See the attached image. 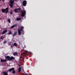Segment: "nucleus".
Wrapping results in <instances>:
<instances>
[{"label":"nucleus","instance_id":"nucleus-1","mask_svg":"<svg viewBox=\"0 0 75 75\" xmlns=\"http://www.w3.org/2000/svg\"><path fill=\"white\" fill-rule=\"evenodd\" d=\"M5 58L7 59L8 61H12V60H13V59H15V58L13 56H11L10 57L8 56H5Z\"/></svg>","mask_w":75,"mask_h":75},{"label":"nucleus","instance_id":"nucleus-2","mask_svg":"<svg viewBox=\"0 0 75 75\" xmlns=\"http://www.w3.org/2000/svg\"><path fill=\"white\" fill-rule=\"evenodd\" d=\"M24 27L22 26L21 27V29H18V35H20L21 34V31H23V29L24 28Z\"/></svg>","mask_w":75,"mask_h":75},{"label":"nucleus","instance_id":"nucleus-3","mask_svg":"<svg viewBox=\"0 0 75 75\" xmlns=\"http://www.w3.org/2000/svg\"><path fill=\"white\" fill-rule=\"evenodd\" d=\"M10 4H9L11 8H13V3H14V0H10L9 1Z\"/></svg>","mask_w":75,"mask_h":75},{"label":"nucleus","instance_id":"nucleus-4","mask_svg":"<svg viewBox=\"0 0 75 75\" xmlns=\"http://www.w3.org/2000/svg\"><path fill=\"white\" fill-rule=\"evenodd\" d=\"M2 12L3 13H5L6 14L8 13V8H6V9H3L1 10Z\"/></svg>","mask_w":75,"mask_h":75},{"label":"nucleus","instance_id":"nucleus-5","mask_svg":"<svg viewBox=\"0 0 75 75\" xmlns=\"http://www.w3.org/2000/svg\"><path fill=\"white\" fill-rule=\"evenodd\" d=\"M25 14H26V11H25V10H23V11H22V14L21 16L24 17Z\"/></svg>","mask_w":75,"mask_h":75},{"label":"nucleus","instance_id":"nucleus-6","mask_svg":"<svg viewBox=\"0 0 75 75\" xmlns=\"http://www.w3.org/2000/svg\"><path fill=\"white\" fill-rule=\"evenodd\" d=\"M21 10V8H18L15 9L14 10V12L15 13H18L20 10Z\"/></svg>","mask_w":75,"mask_h":75},{"label":"nucleus","instance_id":"nucleus-7","mask_svg":"<svg viewBox=\"0 0 75 75\" xmlns=\"http://www.w3.org/2000/svg\"><path fill=\"white\" fill-rule=\"evenodd\" d=\"M22 4L23 6H26V5H27V1L25 0H24Z\"/></svg>","mask_w":75,"mask_h":75},{"label":"nucleus","instance_id":"nucleus-8","mask_svg":"<svg viewBox=\"0 0 75 75\" xmlns=\"http://www.w3.org/2000/svg\"><path fill=\"white\" fill-rule=\"evenodd\" d=\"M7 32V30H4L3 31L2 33H1L2 35H4L5 33H6Z\"/></svg>","mask_w":75,"mask_h":75},{"label":"nucleus","instance_id":"nucleus-9","mask_svg":"<svg viewBox=\"0 0 75 75\" xmlns=\"http://www.w3.org/2000/svg\"><path fill=\"white\" fill-rule=\"evenodd\" d=\"M13 70H14V68H12L11 69H10L8 70V71L9 72H11L12 71H13Z\"/></svg>","mask_w":75,"mask_h":75},{"label":"nucleus","instance_id":"nucleus-10","mask_svg":"<svg viewBox=\"0 0 75 75\" xmlns=\"http://www.w3.org/2000/svg\"><path fill=\"white\" fill-rule=\"evenodd\" d=\"M17 31H16L14 32V34L13 35V37L16 36V35H17Z\"/></svg>","mask_w":75,"mask_h":75},{"label":"nucleus","instance_id":"nucleus-11","mask_svg":"<svg viewBox=\"0 0 75 75\" xmlns=\"http://www.w3.org/2000/svg\"><path fill=\"white\" fill-rule=\"evenodd\" d=\"M1 62H7V60L6 59L3 60L2 59H1Z\"/></svg>","mask_w":75,"mask_h":75},{"label":"nucleus","instance_id":"nucleus-12","mask_svg":"<svg viewBox=\"0 0 75 75\" xmlns=\"http://www.w3.org/2000/svg\"><path fill=\"white\" fill-rule=\"evenodd\" d=\"M3 74L4 75H8V73H7L6 71L3 72Z\"/></svg>","mask_w":75,"mask_h":75},{"label":"nucleus","instance_id":"nucleus-13","mask_svg":"<svg viewBox=\"0 0 75 75\" xmlns=\"http://www.w3.org/2000/svg\"><path fill=\"white\" fill-rule=\"evenodd\" d=\"M17 27V25L16 24L12 26L11 27V28H14V27Z\"/></svg>","mask_w":75,"mask_h":75},{"label":"nucleus","instance_id":"nucleus-14","mask_svg":"<svg viewBox=\"0 0 75 75\" xmlns=\"http://www.w3.org/2000/svg\"><path fill=\"white\" fill-rule=\"evenodd\" d=\"M17 21H19V20H21V18H17L16 19Z\"/></svg>","mask_w":75,"mask_h":75},{"label":"nucleus","instance_id":"nucleus-15","mask_svg":"<svg viewBox=\"0 0 75 75\" xmlns=\"http://www.w3.org/2000/svg\"><path fill=\"white\" fill-rule=\"evenodd\" d=\"M18 72H20L21 71V67H19L18 69Z\"/></svg>","mask_w":75,"mask_h":75},{"label":"nucleus","instance_id":"nucleus-16","mask_svg":"<svg viewBox=\"0 0 75 75\" xmlns=\"http://www.w3.org/2000/svg\"><path fill=\"white\" fill-rule=\"evenodd\" d=\"M13 55H14V56H16V55H18V54L17 53H13Z\"/></svg>","mask_w":75,"mask_h":75},{"label":"nucleus","instance_id":"nucleus-17","mask_svg":"<svg viewBox=\"0 0 75 75\" xmlns=\"http://www.w3.org/2000/svg\"><path fill=\"white\" fill-rule=\"evenodd\" d=\"M8 22L9 23H11V20H10V19L9 18L8 20Z\"/></svg>","mask_w":75,"mask_h":75},{"label":"nucleus","instance_id":"nucleus-18","mask_svg":"<svg viewBox=\"0 0 75 75\" xmlns=\"http://www.w3.org/2000/svg\"><path fill=\"white\" fill-rule=\"evenodd\" d=\"M13 45H14V46H15V47H17V43H14L13 44Z\"/></svg>","mask_w":75,"mask_h":75},{"label":"nucleus","instance_id":"nucleus-19","mask_svg":"<svg viewBox=\"0 0 75 75\" xmlns=\"http://www.w3.org/2000/svg\"><path fill=\"white\" fill-rule=\"evenodd\" d=\"M12 73L13 74H15V73H16V71L14 70L12 71Z\"/></svg>","mask_w":75,"mask_h":75},{"label":"nucleus","instance_id":"nucleus-20","mask_svg":"<svg viewBox=\"0 0 75 75\" xmlns=\"http://www.w3.org/2000/svg\"><path fill=\"white\" fill-rule=\"evenodd\" d=\"M3 36H1V38H0L1 40H3Z\"/></svg>","mask_w":75,"mask_h":75},{"label":"nucleus","instance_id":"nucleus-21","mask_svg":"<svg viewBox=\"0 0 75 75\" xmlns=\"http://www.w3.org/2000/svg\"><path fill=\"white\" fill-rule=\"evenodd\" d=\"M25 53H28V51L25 50Z\"/></svg>","mask_w":75,"mask_h":75},{"label":"nucleus","instance_id":"nucleus-22","mask_svg":"<svg viewBox=\"0 0 75 75\" xmlns=\"http://www.w3.org/2000/svg\"><path fill=\"white\" fill-rule=\"evenodd\" d=\"M7 42V41H4V42H3V43L4 44H6Z\"/></svg>","mask_w":75,"mask_h":75},{"label":"nucleus","instance_id":"nucleus-23","mask_svg":"<svg viewBox=\"0 0 75 75\" xmlns=\"http://www.w3.org/2000/svg\"><path fill=\"white\" fill-rule=\"evenodd\" d=\"M13 11H11L10 12V14H13Z\"/></svg>","mask_w":75,"mask_h":75},{"label":"nucleus","instance_id":"nucleus-24","mask_svg":"<svg viewBox=\"0 0 75 75\" xmlns=\"http://www.w3.org/2000/svg\"><path fill=\"white\" fill-rule=\"evenodd\" d=\"M11 34V32H10L8 33L9 35H10Z\"/></svg>","mask_w":75,"mask_h":75},{"label":"nucleus","instance_id":"nucleus-25","mask_svg":"<svg viewBox=\"0 0 75 75\" xmlns=\"http://www.w3.org/2000/svg\"><path fill=\"white\" fill-rule=\"evenodd\" d=\"M8 45H11V43H8Z\"/></svg>","mask_w":75,"mask_h":75},{"label":"nucleus","instance_id":"nucleus-26","mask_svg":"<svg viewBox=\"0 0 75 75\" xmlns=\"http://www.w3.org/2000/svg\"><path fill=\"white\" fill-rule=\"evenodd\" d=\"M11 48H13V46H12L11 45Z\"/></svg>","mask_w":75,"mask_h":75},{"label":"nucleus","instance_id":"nucleus-27","mask_svg":"<svg viewBox=\"0 0 75 75\" xmlns=\"http://www.w3.org/2000/svg\"><path fill=\"white\" fill-rule=\"evenodd\" d=\"M17 0H15V1H17Z\"/></svg>","mask_w":75,"mask_h":75},{"label":"nucleus","instance_id":"nucleus-28","mask_svg":"<svg viewBox=\"0 0 75 75\" xmlns=\"http://www.w3.org/2000/svg\"><path fill=\"white\" fill-rule=\"evenodd\" d=\"M25 75H27V74H25Z\"/></svg>","mask_w":75,"mask_h":75},{"label":"nucleus","instance_id":"nucleus-29","mask_svg":"<svg viewBox=\"0 0 75 75\" xmlns=\"http://www.w3.org/2000/svg\"><path fill=\"white\" fill-rule=\"evenodd\" d=\"M0 1H1V0H0Z\"/></svg>","mask_w":75,"mask_h":75},{"label":"nucleus","instance_id":"nucleus-30","mask_svg":"<svg viewBox=\"0 0 75 75\" xmlns=\"http://www.w3.org/2000/svg\"><path fill=\"white\" fill-rule=\"evenodd\" d=\"M1 11H0V13Z\"/></svg>","mask_w":75,"mask_h":75}]
</instances>
